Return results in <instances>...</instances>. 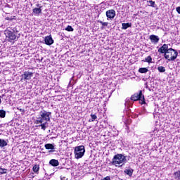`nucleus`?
Instances as JSON below:
<instances>
[{
  "mask_svg": "<svg viewBox=\"0 0 180 180\" xmlns=\"http://www.w3.org/2000/svg\"><path fill=\"white\" fill-rule=\"evenodd\" d=\"M51 112L43 110L39 112V117L35 120V124H39L37 127H41V130H46L49 127L48 122H50Z\"/></svg>",
  "mask_w": 180,
  "mask_h": 180,
  "instance_id": "obj_1",
  "label": "nucleus"
},
{
  "mask_svg": "<svg viewBox=\"0 0 180 180\" xmlns=\"http://www.w3.org/2000/svg\"><path fill=\"white\" fill-rule=\"evenodd\" d=\"M127 162V156H124L122 154H117L114 155L112 158V165H115V167H123L124 164Z\"/></svg>",
  "mask_w": 180,
  "mask_h": 180,
  "instance_id": "obj_2",
  "label": "nucleus"
},
{
  "mask_svg": "<svg viewBox=\"0 0 180 180\" xmlns=\"http://www.w3.org/2000/svg\"><path fill=\"white\" fill-rule=\"evenodd\" d=\"M18 33H19V31H18V29L16 27H8L4 31V34L6 35V39L10 42L16 40V39H19V37H17L16 36Z\"/></svg>",
  "mask_w": 180,
  "mask_h": 180,
  "instance_id": "obj_3",
  "label": "nucleus"
},
{
  "mask_svg": "<svg viewBox=\"0 0 180 180\" xmlns=\"http://www.w3.org/2000/svg\"><path fill=\"white\" fill-rule=\"evenodd\" d=\"M164 57L168 61H175L176 57H178V51L172 48H169L167 52L164 55Z\"/></svg>",
  "mask_w": 180,
  "mask_h": 180,
  "instance_id": "obj_4",
  "label": "nucleus"
},
{
  "mask_svg": "<svg viewBox=\"0 0 180 180\" xmlns=\"http://www.w3.org/2000/svg\"><path fill=\"white\" fill-rule=\"evenodd\" d=\"M131 101H139L141 105L146 103V98H144V95H143V91L140 90L139 92L135 93L131 96Z\"/></svg>",
  "mask_w": 180,
  "mask_h": 180,
  "instance_id": "obj_5",
  "label": "nucleus"
},
{
  "mask_svg": "<svg viewBox=\"0 0 180 180\" xmlns=\"http://www.w3.org/2000/svg\"><path fill=\"white\" fill-rule=\"evenodd\" d=\"M85 155V146H79L75 148V157L77 160H79V158H82Z\"/></svg>",
  "mask_w": 180,
  "mask_h": 180,
  "instance_id": "obj_6",
  "label": "nucleus"
},
{
  "mask_svg": "<svg viewBox=\"0 0 180 180\" xmlns=\"http://www.w3.org/2000/svg\"><path fill=\"white\" fill-rule=\"evenodd\" d=\"M32 77H33V73L32 72H25L21 75V81H30V79H32Z\"/></svg>",
  "mask_w": 180,
  "mask_h": 180,
  "instance_id": "obj_7",
  "label": "nucleus"
},
{
  "mask_svg": "<svg viewBox=\"0 0 180 180\" xmlns=\"http://www.w3.org/2000/svg\"><path fill=\"white\" fill-rule=\"evenodd\" d=\"M105 15L108 19H114L116 16V11L113 9L108 10L106 11Z\"/></svg>",
  "mask_w": 180,
  "mask_h": 180,
  "instance_id": "obj_8",
  "label": "nucleus"
},
{
  "mask_svg": "<svg viewBox=\"0 0 180 180\" xmlns=\"http://www.w3.org/2000/svg\"><path fill=\"white\" fill-rule=\"evenodd\" d=\"M168 50H169V49H168V44H164L158 49V53H160L161 54H164V56H165V54L168 52Z\"/></svg>",
  "mask_w": 180,
  "mask_h": 180,
  "instance_id": "obj_9",
  "label": "nucleus"
},
{
  "mask_svg": "<svg viewBox=\"0 0 180 180\" xmlns=\"http://www.w3.org/2000/svg\"><path fill=\"white\" fill-rule=\"evenodd\" d=\"M44 41L46 46H51V44L54 43V39H53V37H51V35H49V36L45 37Z\"/></svg>",
  "mask_w": 180,
  "mask_h": 180,
  "instance_id": "obj_10",
  "label": "nucleus"
},
{
  "mask_svg": "<svg viewBox=\"0 0 180 180\" xmlns=\"http://www.w3.org/2000/svg\"><path fill=\"white\" fill-rule=\"evenodd\" d=\"M149 39L153 44H157L160 41V37L157 35L152 34L149 37Z\"/></svg>",
  "mask_w": 180,
  "mask_h": 180,
  "instance_id": "obj_11",
  "label": "nucleus"
},
{
  "mask_svg": "<svg viewBox=\"0 0 180 180\" xmlns=\"http://www.w3.org/2000/svg\"><path fill=\"white\" fill-rule=\"evenodd\" d=\"M44 147L46 148V150H49V153H54V150H56V148H54V145L51 144V143H46L44 145Z\"/></svg>",
  "mask_w": 180,
  "mask_h": 180,
  "instance_id": "obj_12",
  "label": "nucleus"
},
{
  "mask_svg": "<svg viewBox=\"0 0 180 180\" xmlns=\"http://www.w3.org/2000/svg\"><path fill=\"white\" fill-rule=\"evenodd\" d=\"M49 164L50 165H51L52 167H58L60 165V162H58V160H56V159H51L49 161Z\"/></svg>",
  "mask_w": 180,
  "mask_h": 180,
  "instance_id": "obj_13",
  "label": "nucleus"
},
{
  "mask_svg": "<svg viewBox=\"0 0 180 180\" xmlns=\"http://www.w3.org/2000/svg\"><path fill=\"white\" fill-rule=\"evenodd\" d=\"M124 172L129 176H131L133 175V172H134V170L131 167H129L128 169H125Z\"/></svg>",
  "mask_w": 180,
  "mask_h": 180,
  "instance_id": "obj_14",
  "label": "nucleus"
},
{
  "mask_svg": "<svg viewBox=\"0 0 180 180\" xmlns=\"http://www.w3.org/2000/svg\"><path fill=\"white\" fill-rule=\"evenodd\" d=\"M8 143H9L8 140L0 139V147L2 148L4 147H6L8 146Z\"/></svg>",
  "mask_w": 180,
  "mask_h": 180,
  "instance_id": "obj_15",
  "label": "nucleus"
},
{
  "mask_svg": "<svg viewBox=\"0 0 180 180\" xmlns=\"http://www.w3.org/2000/svg\"><path fill=\"white\" fill-rule=\"evenodd\" d=\"M32 12L34 15H40L41 13V7L33 8Z\"/></svg>",
  "mask_w": 180,
  "mask_h": 180,
  "instance_id": "obj_16",
  "label": "nucleus"
},
{
  "mask_svg": "<svg viewBox=\"0 0 180 180\" xmlns=\"http://www.w3.org/2000/svg\"><path fill=\"white\" fill-rule=\"evenodd\" d=\"M122 30H126L127 29H129V27H131V22L122 23Z\"/></svg>",
  "mask_w": 180,
  "mask_h": 180,
  "instance_id": "obj_17",
  "label": "nucleus"
},
{
  "mask_svg": "<svg viewBox=\"0 0 180 180\" xmlns=\"http://www.w3.org/2000/svg\"><path fill=\"white\" fill-rule=\"evenodd\" d=\"M98 23H101V25H102V27H101V29H102V30H103V29H105V27L109 26V22H103L101 20H98Z\"/></svg>",
  "mask_w": 180,
  "mask_h": 180,
  "instance_id": "obj_18",
  "label": "nucleus"
},
{
  "mask_svg": "<svg viewBox=\"0 0 180 180\" xmlns=\"http://www.w3.org/2000/svg\"><path fill=\"white\" fill-rule=\"evenodd\" d=\"M32 170L35 174H39V171L40 170V166L39 165H35L32 167Z\"/></svg>",
  "mask_w": 180,
  "mask_h": 180,
  "instance_id": "obj_19",
  "label": "nucleus"
},
{
  "mask_svg": "<svg viewBox=\"0 0 180 180\" xmlns=\"http://www.w3.org/2000/svg\"><path fill=\"white\" fill-rule=\"evenodd\" d=\"M139 72H140V74H146V72H148V68H140L139 69Z\"/></svg>",
  "mask_w": 180,
  "mask_h": 180,
  "instance_id": "obj_20",
  "label": "nucleus"
},
{
  "mask_svg": "<svg viewBox=\"0 0 180 180\" xmlns=\"http://www.w3.org/2000/svg\"><path fill=\"white\" fill-rule=\"evenodd\" d=\"M148 2V6H151L152 8H155V1L153 0H149Z\"/></svg>",
  "mask_w": 180,
  "mask_h": 180,
  "instance_id": "obj_21",
  "label": "nucleus"
},
{
  "mask_svg": "<svg viewBox=\"0 0 180 180\" xmlns=\"http://www.w3.org/2000/svg\"><path fill=\"white\" fill-rule=\"evenodd\" d=\"M174 179L180 180V170L174 173Z\"/></svg>",
  "mask_w": 180,
  "mask_h": 180,
  "instance_id": "obj_22",
  "label": "nucleus"
},
{
  "mask_svg": "<svg viewBox=\"0 0 180 180\" xmlns=\"http://www.w3.org/2000/svg\"><path fill=\"white\" fill-rule=\"evenodd\" d=\"M145 63H148L149 64L153 63V58L150 56H147L143 60Z\"/></svg>",
  "mask_w": 180,
  "mask_h": 180,
  "instance_id": "obj_23",
  "label": "nucleus"
},
{
  "mask_svg": "<svg viewBox=\"0 0 180 180\" xmlns=\"http://www.w3.org/2000/svg\"><path fill=\"white\" fill-rule=\"evenodd\" d=\"M6 116V111L4 110H0V117L1 119H4Z\"/></svg>",
  "mask_w": 180,
  "mask_h": 180,
  "instance_id": "obj_24",
  "label": "nucleus"
},
{
  "mask_svg": "<svg viewBox=\"0 0 180 180\" xmlns=\"http://www.w3.org/2000/svg\"><path fill=\"white\" fill-rule=\"evenodd\" d=\"M65 30H66V32H74V28H72L71 25H68Z\"/></svg>",
  "mask_w": 180,
  "mask_h": 180,
  "instance_id": "obj_25",
  "label": "nucleus"
},
{
  "mask_svg": "<svg viewBox=\"0 0 180 180\" xmlns=\"http://www.w3.org/2000/svg\"><path fill=\"white\" fill-rule=\"evenodd\" d=\"M158 70L159 72H165V68L163 66H159L158 67Z\"/></svg>",
  "mask_w": 180,
  "mask_h": 180,
  "instance_id": "obj_26",
  "label": "nucleus"
},
{
  "mask_svg": "<svg viewBox=\"0 0 180 180\" xmlns=\"http://www.w3.org/2000/svg\"><path fill=\"white\" fill-rule=\"evenodd\" d=\"M6 20H16V16H11L6 18Z\"/></svg>",
  "mask_w": 180,
  "mask_h": 180,
  "instance_id": "obj_27",
  "label": "nucleus"
},
{
  "mask_svg": "<svg viewBox=\"0 0 180 180\" xmlns=\"http://www.w3.org/2000/svg\"><path fill=\"white\" fill-rule=\"evenodd\" d=\"M91 117L92 119L91 122H94V120H96V119H98V117L95 114H91Z\"/></svg>",
  "mask_w": 180,
  "mask_h": 180,
  "instance_id": "obj_28",
  "label": "nucleus"
},
{
  "mask_svg": "<svg viewBox=\"0 0 180 180\" xmlns=\"http://www.w3.org/2000/svg\"><path fill=\"white\" fill-rule=\"evenodd\" d=\"M4 174H6V169L0 168V175H4Z\"/></svg>",
  "mask_w": 180,
  "mask_h": 180,
  "instance_id": "obj_29",
  "label": "nucleus"
},
{
  "mask_svg": "<svg viewBox=\"0 0 180 180\" xmlns=\"http://www.w3.org/2000/svg\"><path fill=\"white\" fill-rule=\"evenodd\" d=\"M130 101V98H127L125 101V106H129V101Z\"/></svg>",
  "mask_w": 180,
  "mask_h": 180,
  "instance_id": "obj_30",
  "label": "nucleus"
},
{
  "mask_svg": "<svg viewBox=\"0 0 180 180\" xmlns=\"http://www.w3.org/2000/svg\"><path fill=\"white\" fill-rule=\"evenodd\" d=\"M101 180H111V179H110V176H107L104 177L103 179H102Z\"/></svg>",
  "mask_w": 180,
  "mask_h": 180,
  "instance_id": "obj_31",
  "label": "nucleus"
},
{
  "mask_svg": "<svg viewBox=\"0 0 180 180\" xmlns=\"http://www.w3.org/2000/svg\"><path fill=\"white\" fill-rule=\"evenodd\" d=\"M176 11L177 13H179V15H180V6L176 8Z\"/></svg>",
  "mask_w": 180,
  "mask_h": 180,
  "instance_id": "obj_32",
  "label": "nucleus"
},
{
  "mask_svg": "<svg viewBox=\"0 0 180 180\" xmlns=\"http://www.w3.org/2000/svg\"><path fill=\"white\" fill-rule=\"evenodd\" d=\"M18 110H20V112H22V113H25V109L18 108Z\"/></svg>",
  "mask_w": 180,
  "mask_h": 180,
  "instance_id": "obj_33",
  "label": "nucleus"
},
{
  "mask_svg": "<svg viewBox=\"0 0 180 180\" xmlns=\"http://www.w3.org/2000/svg\"><path fill=\"white\" fill-rule=\"evenodd\" d=\"M60 180H68L65 176H60Z\"/></svg>",
  "mask_w": 180,
  "mask_h": 180,
  "instance_id": "obj_34",
  "label": "nucleus"
},
{
  "mask_svg": "<svg viewBox=\"0 0 180 180\" xmlns=\"http://www.w3.org/2000/svg\"><path fill=\"white\" fill-rule=\"evenodd\" d=\"M36 6H37V8H41V9L42 8V6H40V4H36Z\"/></svg>",
  "mask_w": 180,
  "mask_h": 180,
  "instance_id": "obj_35",
  "label": "nucleus"
},
{
  "mask_svg": "<svg viewBox=\"0 0 180 180\" xmlns=\"http://www.w3.org/2000/svg\"><path fill=\"white\" fill-rule=\"evenodd\" d=\"M130 158H131L130 156L128 157V158L127 159V161H130Z\"/></svg>",
  "mask_w": 180,
  "mask_h": 180,
  "instance_id": "obj_36",
  "label": "nucleus"
},
{
  "mask_svg": "<svg viewBox=\"0 0 180 180\" xmlns=\"http://www.w3.org/2000/svg\"><path fill=\"white\" fill-rule=\"evenodd\" d=\"M40 61H43V58H41L40 60H39V62Z\"/></svg>",
  "mask_w": 180,
  "mask_h": 180,
  "instance_id": "obj_37",
  "label": "nucleus"
},
{
  "mask_svg": "<svg viewBox=\"0 0 180 180\" xmlns=\"http://www.w3.org/2000/svg\"><path fill=\"white\" fill-rule=\"evenodd\" d=\"M3 96H5V94H3L0 98H3Z\"/></svg>",
  "mask_w": 180,
  "mask_h": 180,
  "instance_id": "obj_38",
  "label": "nucleus"
},
{
  "mask_svg": "<svg viewBox=\"0 0 180 180\" xmlns=\"http://www.w3.org/2000/svg\"><path fill=\"white\" fill-rule=\"evenodd\" d=\"M1 103H2V100H1V98H0V104H1Z\"/></svg>",
  "mask_w": 180,
  "mask_h": 180,
  "instance_id": "obj_39",
  "label": "nucleus"
}]
</instances>
